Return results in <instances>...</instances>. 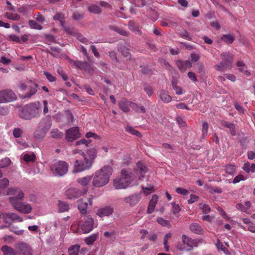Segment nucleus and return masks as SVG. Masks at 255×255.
Masks as SVG:
<instances>
[{
    "mask_svg": "<svg viewBox=\"0 0 255 255\" xmlns=\"http://www.w3.org/2000/svg\"><path fill=\"white\" fill-rule=\"evenodd\" d=\"M41 113V105L39 102L31 103L25 105L19 111V117L26 120L40 117Z\"/></svg>",
    "mask_w": 255,
    "mask_h": 255,
    "instance_id": "1",
    "label": "nucleus"
},
{
    "mask_svg": "<svg viewBox=\"0 0 255 255\" xmlns=\"http://www.w3.org/2000/svg\"><path fill=\"white\" fill-rule=\"evenodd\" d=\"M112 174V168L109 165L103 167L97 171L94 175L92 184L95 187L104 186L109 181L110 177Z\"/></svg>",
    "mask_w": 255,
    "mask_h": 255,
    "instance_id": "2",
    "label": "nucleus"
},
{
    "mask_svg": "<svg viewBox=\"0 0 255 255\" xmlns=\"http://www.w3.org/2000/svg\"><path fill=\"white\" fill-rule=\"evenodd\" d=\"M135 173L131 172L125 169L121 171V177L116 178L114 180V186L117 189H126L130 186V185L135 179Z\"/></svg>",
    "mask_w": 255,
    "mask_h": 255,
    "instance_id": "3",
    "label": "nucleus"
},
{
    "mask_svg": "<svg viewBox=\"0 0 255 255\" xmlns=\"http://www.w3.org/2000/svg\"><path fill=\"white\" fill-rule=\"evenodd\" d=\"M52 126V120L50 116H47L43 118L39 124L38 129L34 132V137L37 139L43 138Z\"/></svg>",
    "mask_w": 255,
    "mask_h": 255,
    "instance_id": "4",
    "label": "nucleus"
},
{
    "mask_svg": "<svg viewBox=\"0 0 255 255\" xmlns=\"http://www.w3.org/2000/svg\"><path fill=\"white\" fill-rule=\"evenodd\" d=\"M68 164L62 160L56 161L50 166L52 172L57 177H62L66 174L68 172Z\"/></svg>",
    "mask_w": 255,
    "mask_h": 255,
    "instance_id": "5",
    "label": "nucleus"
},
{
    "mask_svg": "<svg viewBox=\"0 0 255 255\" xmlns=\"http://www.w3.org/2000/svg\"><path fill=\"white\" fill-rule=\"evenodd\" d=\"M92 162L88 160L87 156L79 157L74 164V172H79L90 169L92 167Z\"/></svg>",
    "mask_w": 255,
    "mask_h": 255,
    "instance_id": "6",
    "label": "nucleus"
},
{
    "mask_svg": "<svg viewBox=\"0 0 255 255\" xmlns=\"http://www.w3.org/2000/svg\"><path fill=\"white\" fill-rule=\"evenodd\" d=\"M7 195L11 196L9 198L11 205L22 201L24 198V194L21 190L18 188H10L7 191Z\"/></svg>",
    "mask_w": 255,
    "mask_h": 255,
    "instance_id": "7",
    "label": "nucleus"
},
{
    "mask_svg": "<svg viewBox=\"0 0 255 255\" xmlns=\"http://www.w3.org/2000/svg\"><path fill=\"white\" fill-rule=\"evenodd\" d=\"M183 245H178L177 248L180 251H190L193 247H197V242L196 240L188 237L185 235L182 236Z\"/></svg>",
    "mask_w": 255,
    "mask_h": 255,
    "instance_id": "8",
    "label": "nucleus"
},
{
    "mask_svg": "<svg viewBox=\"0 0 255 255\" xmlns=\"http://www.w3.org/2000/svg\"><path fill=\"white\" fill-rule=\"evenodd\" d=\"M16 255H32L33 252L30 246L23 242L15 245Z\"/></svg>",
    "mask_w": 255,
    "mask_h": 255,
    "instance_id": "9",
    "label": "nucleus"
},
{
    "mask_svg": "<svg viewBox=\"0 0 255 255\" xmlns=\"http://www.w3.org/2000/svg\"><path fill=\"white\" fill-rule=\"evenodd\" d=\"M16 99L14 93L11 90L0 91V104L12 102Z\"/></svg>",
    "mask_w": 255,
    "mask_h": 255,
    "instance_id": "10",
    "label": "nucleus"
},
{
    "mask_svg": "<svg viewBox=\"0 0 255 255\" xmlns=\"http://www.w3.org/2000/svg\"><path fill=\"white\" fill-rule=\"evenodd\" d=\"M0 218L2 219L7 224H11L14 221L21 222L22 219L14 213H0Z\"/></svg>",
    "mask_w": 255,
    "mask_h": 255,
    "instance_id": "11",
    "label": "nucleus"
},
{
    "mask_svg": "<svg viewBox=\"0 0 255 255\" xmlns=\"http://www.w3.org/2000/svg\"><path fill=\"white\" fill-rule=\"evenodd\" d=\"M80 136L78 127H74L66 131L65 138L67 141H72Z\"/></svg>",
    "mask_w": 255,
    "mask_h": 255,
    "instance_id": "12",
    "label": "nucleus"
},
{
    "mask_svg": "<svg viewBox=\"0 0 255 255\" xmlns=\"http://www.w3.org/2000/svg\"><path fill=\"white\" fill-rule=\"evenodd\" d=\"M12 206L16 210L23 214L29 213L32 210V207L30 204L26 202H22L21 201Z\"/></svg>",
    "mask_w": 255,
    "mask_h": 255,
    "instance_id": "13",
    "label": "nucleus"
},
{
    "mask_svg": "<svg viewBox=\"0 0 255 255\" xmlns=\"http://www.w3.org/2000/svg\"><path fill=\"white\" fill-rule=\"evenodd\" d=\"M93 227L94 219L90 216L85 217L84 222L81 225V229L83 233H89L93 229Z\"/></svg>",
    "mask_w": 255,
    "mask_h": 255,
    "instance_id": "14",
    "label": "nucleus"
},
{
    "mask_svg": "<svg viewBox=\"0 0 255 255\" xmlns=\"http://www.w3.org/2000/svg\"><path fill=\"white\" fill-rule=\"evenodd\" d=\"M82 194V191L76 188L70 187L65 191V195L69 199L77 198Z\"/></svg>",
    "mask_w": 255,
    "mask_h": 255,
    "instance_id": "15",
    "label": "nucleus"
},
{
    "mask_svg": "<svg viewBox=\"0 0 255 255\" xmlns=\"http://www.w3.org/2000/svg\"><path fill=\"white\" fill-rule=\"evenodd\" d=\"M141 198V195L139 193H136L125 197L124 201L131 206H134L137 204Z\"/></svg>",
    "mask_w": 255,
    "mask_h": 255,
    "instance_id": "16",
    "label": "nucleus"
},
{
    "mask_svg": "<svg viewBox=\"0 0 255 255\" xmlns=\"http://www.w3.org/2000/svg\"><path fill=\"white\" fill-rule=\"evenodd\" d=\"M222 62L225 63V65L228 66V69H231L233 61V56L230 53H223L220 55Z\"/></svg>",
    "mask_w": 255,
    "mask_h": 255,
    "instance_id": "17",
    "label": "nucleus"
},
{
    "mask_svg": "<svg viewBox=\"0 0 255 255\" xmlns=\"http://www.w3.org/2000/svg\"><path fill=\"white\" fill-rule=\"evenodd\" d=\"M113 208L111 206H106L98 210L97 215L99 217L109 216L113 214Z\"/></svg>",
    "mask_w": 255,
    "mask_h": 255,
    "instance_id": "18",
    "label": "nucleus"
},
{
    "mask_svg": "<svg viewBox=\"0 0 255 255\" xmlns=\"http://www.w3.org/2000/svg\"><path fill=\"white\" fill-rule=\"evenodd\" d=\"M176 66L182 72H184L187 69L190 68L192 65L189 60H178L176 63Z\"/></svg>",
    "mask_w": 255,
    "mask_h": 255,
    "instance_id": "19",
    "label": "nucleus"
},
{
    "mask_svg": "<svg viewBox=\"0 0 255 255\" xmlns=\"http://www.w3.org/2000/svg\"><path fill=\"white\" fill-rule=\"evenodd\" d=\"M132 102L128 101L126 99H123L119 102V106L120 108L125 113H128L130 109L129 107H131Z\"/></svg>",
    "mask_w": 255,
    "mask_h": 255,
    "instance_id": "20",
    "label": "nucleus"
},
{
    "mask_svg": "<svg viewBox=\"0 0 255 255\" xmlns=\"http://www.w3.org/2000/svg\"><path fill=\"white\" fill-rule=\"evenodd\" d=\"M31 85L29 86L28 89L29 92L26 93L24 96V98H28L31 97L32 96L35 94L37 92L38 85L30 81Z\"/></svg>",
    "mask_w": 255,
    "mask_h": 255,
    "instance_id": "21",
    "label": "nucleus"
},
{
    "mask_svg": "<svg viewBox=\"0 0 255 255\" xmlns=\"http://www.w3.org/2000/svg\"><path fill=\"white\" fill-rule=\"evenodd\" d=\"M78 208L82 214H86L87 212L88 203L83 199H80L77 201Z\"/></svg>",
    "mask_w": 255,
    "mask_h": 255,
    "instance_id": "22",
    "label": "nucleus"
},
{
    "mask_svg": "<svg viewBox=\"0 0 255 255\" xmlns=\"http://www.w3.org/2000/svg\"><path fill=\"white\" fill-rule=\"evenodd\" d=\"M221 124L224 127L228 128L230 129V133L232 135L235 136L236 135V131L235 128L236 126L234 124L229 123L225 121H221Z\"/></svg>",
    "mask_w": 255,
    "mask_h": 255,
    "instance_id": "23",
    "label": "nucleus"
},
{
    "mask_svg": "<svg viewBox=\"0 0 255 255\" xmlns=\"http://www.w3.org/2000/svg\"><path fill=\"white\" fill-rule=\"evenodd\" d=\"M158 96L160 99L165 103H168L172 100L171 97L169 95L168 92L165 90H161L158 93Z\"/></svg>",
    "mask_w": 255,
    "mask_h": 255,
    "instance_id": "24",
    "label": "nucleus"
},
{
    "mask_svg": "<svg viewBox=\"0 0 255 255\" xmlns=\"http://www.w3.org/2000/svg\"><path fill=\"white\" fill-rule=\"evenodd\" d=\"M147 171V168L145 165L142 162L138 161L136 163V172H139L140 174V177L139 179H141L144 177V174Z\"/></svg>",
    "mask_w": 255,
    "mask_h": 255,
    "instance_id": "25",
    "label": "nucleus"
},
{
    "mask_svg": "<svg viewBox=\"0 0 255 255\" xmlns=\"http://www.w3.org/2000/svg\"><path fill=\"white\" fill-rule=\"evenodd\" d=\"M157 199L158 196L156 195H154L152 196V198L150 200L147 208V212L148 214H150L154 211V208L157 203Z\"/></svg>",
    "mask_w": 255,
    "mask_h": 255,
    "instance_id": "26",
    "label": "nucleus"
},
{
    "mask_svg": "<svg viewBox=\"0 0 255 255\" xmlns=\"http://www.w3.org/2000/svg\"><path fill=\"white\" fill-rule=\"evenodd\" d=\"M1 251L3 255H16L15 249L7 245L2 246L1 247Z\"/></svg>",
    "mask_w": 255,
    "mask_h": 255,
    "instance_id": "27",
    "label": "nucleus"
},
{
    "mask_svg": "<svg viewBox=\"0 0 255 255\" xmlns=\"http://www.w3.org/2000/svg\"><path fill=\"white\" fill-rule=\"evenodd\" d=\"M190 230L191 232L196 234L202 235L203 233L202 227L196 223H192L190 225Z\"/></svg>",
    "mask_w": 255,
    "mask_h": 255,
    "instance_id": "28",
    "label": "nucleus"
},
{
    "mask_svg": "<svg viewBox=\"0 0 255 255\" xmlns=\"http://www.w3.org/2000/svg\"><path fill=\"white\" fill-rule=\"evenodd\" d=\"M97 153L96 149L94 147L90 148L87 151L88 160H90L92 164H93V161L96 157Z\"/></svg>",
    "mask_w": 255,
    "mask_h": 255,
    "instance_id": "29",
    "label": "nucleus"
},
{
    "mask_svg": "<svg viewBox=\"0 0 255 255\" xmlns=\"http://www.w3.org/2000/svg\"><path fill=\"white\" fill-rule=\"evenodd\" d=\"M128 28L134 32L135 34H138L139 35H141L142 32L140 30H139L136 26V24L135 22L132 21H130L128 24Z\"/></svg>",
    "mask_w": 255,
    "mask_h": 255,
    "instance_id": "30",
    "label": "nucleus"
},
{
    "mask_svg": "<svg viewBox=\"0 0 255 255\" xmlns=\"http://www.w3.org/2000/svg\"><path fill=\"white\" fill-rule=\"evenodd\" d=\"M221 40L227 44L232 43L235 39L234 34H225L221 37Z\"/></svg>",
    "mask_w": 255,
    "mask_h": 255,
    "instance_id": "31",
    "label": "nucleus"
},
{
    "mask_svg": "<svg viewBox=\"0 0 255 255\" xmlns=\"http://www.w3.org/2000/svg\"><path fill=\"white\" fill-rule=\"evenodd\" d=\"M50 136L53 138H61L63 136L62 132L60 131L57 128H53L50 132Z\"/></svg>",
    "mask_w": 255,
    "mask_h": 255,
    "instance_id": "32",
    "label": "nucleus"
},
{
    "mask_svg": "<svg viewBox=\"0 0 255 255\" xmlns=\"http://www.w3.org/2000/svg\"><path fill=\"white\" fill-rule=\"evenodd\" d=\"M80 250V246L79 245H74L68 249L69 255H78Z\"/></svg>",
    "mask_w": 255,
    "mask_h": 255,
    "instance_id": "33",
    "label": "nucleus"
},
{
    "mask_svg": "<svg viewBox=\"0 0 255 255\" xmlns=\"http://www.w3.org/2000/svg\"><path fill=\"white\" fill-rule=\"evenodd\" d=\"M91 179V176H87L86 177L78 178L77 181L82 186H85L88 184Z\"/></svg>",
    "mask_w": 255,
    "mask_h": 255,
    "instance_id": "34",
    "label": "nucleus"
},
{
    "mask_svg": "<svg viewBox=\"0 0 255 255\" xmlns=\"http://www.w3.org/2000/svg\"><path fill=\"white\" fill-rule=\"evenodd\" d=\"M131 108L137 113H143L144 114L146 112V110L143 106H138L136 103L132 102L131 104Z\"/></svg>",
    "mask_w": 255,
    "mask_h": 255,
    "instance_id": "35",
    "label": "nucleus"
},
{
    "mask_svg": "<svg viewBox=\"0 0 255 255\" xmlns=\"http://www.w3.org/2000/svg\"><path fill=\"white\" fill-rule=\"evenodd\" d=\"M58 206L60 212H66L68 211L69 209V205L65 202L59 201Z\"/></svg>",
    "mask_w": 255,
    "mask_h": 255,
    "instance_id": "36",
    "label": "nucleus"
},
{
    "mask_svg": "<svg viewBox=\"0 0 255 255\" xmlns=\"http://www.w3.org/2000/svg\"><path fill=\"white\" fill-rule=\"evenodd\" d=\"M98 234H92L90 236L87 237L85 239V243L88 245H92L96 240L98 237Z\"/></svg>",
    "mask_w": 255,
    "mask_h": 255,
    "instance_id": "37",
    "label": "nucleus"
},
{
    "mask_svg": "<svg viewBox=\"0 0 255 255\" xmlns=\"http://www.w3.org/2000/svg\"><path fill=\"white\" fill-rule=\"evenodd\" d=\"M216 246L219 251H223L226 255L229 253L228 249L224 247L223 243L220 240H217Z\"/></svg>",
    "mask_w": 255,
    "mask_h": 255,
    "instance_id": "38",
    "label": "nucleus"
},
{
    "mask_svg": "<svg viewBox=\"0 0 255 255\" xmlns=\"http://www.w3.org/2000/svg\"><path fill=\"white\" fill-rule=\"evenodd\" d=\"M61 26L62 27V29L64 30L67 34L75 36V34H77L73 27L66 26L65 24H63V25Z\"/></svg>",
    "mask_w": 255,
    "mask_h": 255,
    "instance_id": "39",
    "label": "nucleus"
},
{
    "mask_svg": "<svg viewBox=\"0 0 255 255\" xmlns=\"http://www.w3.org/2000/svg\"><path fill=\"white\" fill-rule=\"evenodd\" d=\"M53 19L54 20H58L60 22V25H63V24H65V21L64 19H65V15L62 13H57L53 16Z\"/></svg>",
    "mask_w": 255,
    "mask_h": 255,
    "instance_id": "40",
    "label": "nucleus"
},
{
    "mask_svg": "<svg viewBox=\"0 0 255 255\" xmlns=\"http://www.w3.org/2000/svg\"><path fill=\"white\" fill-rule=\"evenodd\" d=\"M4 16L9 19L13 20H19L20 18V16L17 13H11L9 12H6L4 14Z\"/></svg>",
    "mask_w": 255,
    "mask_h": 255,
    "instance_id": "41",
    "label": "nucleus"
},
{
    "mask_svg": "<svg viewBox=\"0 0 255 255\" xmlns=\"http://www.w3.org/2000/svg\"><path fill=\"white\" fill-rule=\"evenodd\" d=\"M225 170L228 174L233 175L236 172V168L234 165L229 164L225 166Z\"/></svg>",
    "mask_w": 255,
    "mask_h": 255,
    "instance_id": "42",
    "label": "nucleus"
},
{
    "mask_svg": "<svg viewBox=\"0 0 255 255\" xmlns=\"http://www.w3.org/2000/svg\"><path fill=\"white\" fill-rule=\"evenodd\" d=\"M28 24L31 28L38 30H41L42 29V26L35 20H29Z\"/></svg>",
    "mask_w": 255,
    "mask_h": 255,
    "instance_id": "43",
    "label": "nucleus"
},
{
    "mask_svg": "<svg viewBox=\"0 0 255 255\" xmlns=\"http://www.w3.org/2000/svg\"><path fill=\"white\" fill-rule=\"evenodd\" d=\"M225 63L221 62L219 64L215 65L214 68L218 71L222 72L228 69V66L225 64Z\"/></svg>",
    "mask_w": 255,
    "mask_h": 255,
    "instance_id": "44",
    "label": "nucleus"
},
{
    "mask_svg": "<svg viewBox=\"0 0 255 255\" xmlns=\"http://www.w3.org/2000/svg\"><path fill=\"white\" fill-rule=\"evenodd\" d=\"M88 9L90 12L95 14H99L102 12L99 6L95 4L90 5Z\"/></svg>",
    "mask_w": 255,
    "mask_h": 255,
    "instance_id": "45",
    "label": "nucleus"
},
{
    "mask_svg": "<svg viewBox=\"0 0 255 255\" xmlns=\"http://www.w3.org/2000/svg\"><path fill=\"white\" fill-rule=\"evenodd\" d=\"M126 131L131 134L135 135L138 137L140 136L141 135V134L139 132L130 126H127L126 128Z\"/></svg>",
    "mask_w": 255,
    "mask_h": 255,
    "instance_id": "46",
    "label": "nucleus"
},
{
    "mask_svg": "<svg viewBox=\"0 0 255 255\" xmlns=\"http://www.w3.org/2000/svg\"><path fill=\"white\" fill-rule=\"evenodd\" d=\"M23 160L26 162H33L35 160V155L32 153L31 154H25L23 156Z\"/></svg>",
    "mask_w": 255,
    "mask_h": 255,
    "instance_id": "47",
    "label": "nucleus"
},
{
    "mask_svg": "<svg viewBox=\"0 0 255 255\" xmlns=\"http://www.w3.org/2000/svg\"><path fill=\"white\" fill-rule=\"evenodd\" d=\"M179 35L181 37H182L184 39H187L188 40H192L191 36H190V35L189 34L188 32L187 31H186V30H183L181 31V32H180L179 33Z\"/></svg>",
    "mask_w": 255,
    "mask_h": 255,
    "instance_id": "48",
    "label": "nucleus"
},
{
    "mask_svg": "<svg viewBox=\"0 0 255 255\" xmlns=\"http://www.w3.org/2000/svg\"><path fill=\"white\" fill-rule=\"evenodd\" d=\"M10 160L9 158L5 157L0 160V168H4L8 166L10 163Z\"/></svg>",
    "mask_w": 255,
    "mask_h": 255,
    "instance_id": "49",
    "label": "nucleus"
},
{
    "mask_svg": "<svg viewBox=\"0 0 255 255\" xmlns=\"http://www.w3.org/2000/svg\"><path fill=\"white\" fill-rule=\"evenodd\" d=\"M208 124L206 122H204L202 125V136L203 138L206 136L208 133Z\"/></svg>",
    "mask_w": 255,
    "mask_h": 255,
    "instance_id": "50",
    "label": "nucleus"
},
{
    "mask_svg": "<svg viewBox=\"0 0 255 255\" xmlns=\"http://www.w3.org/2000/svg\"><path fill=\"white\" fill-rule=\"evenodd\" d=\"M9 180L6 178H4L0 180V188L4 189L7 187L9 185Z\"/></svg>",
    "mask_w": 255,
    "mask_h": 255,
    "instance_id": "51",
    "label": "nucleus"
},
{
    "mask_svg": "<svg viewBox=\"0 0 255 255\" xmlns=\"http://www.w3.org/2000/svg\"><path fill=\"white\" fill-rule=\"evenodd\" d=\"M157 222L163 226H170V223L168 221L164 220L161 217H158L157 218Z\"/></svg>",
    "mask_w": 255,
    "mask_h": 255,
    "instance_id": "52",
    "label": "nucleus"
},
{
    "mask_svg": "<svg viewBox=\"0 0 255 255\" xmlns=\"http://www.w3.org/2000/svg\"><path fill=\"white\" fill-rule=\"evenodd\" d=\"M7 39L10 41H14L16 43H19L20 39L19 37L14 34H10L7 36Z\"/></svg>",
    "mask_w": 255,
    "mask_h": 255,
    "instance_id": "53",
    "label": "nucleus"
},
{
    "mask_svg": "<svg viewBox=\"0 0 255 255\" xmlns=\"http://www.w3.org/2000/svg\"><path fill=\"white\" fill-rule=\"evenodd\" d=\"M43 74L46 76L47 79L50 82H53L56 81V77L52 75L50 73L43 71Z\"/></svg>",
    "mask_w": 255,
    "mask_h": 255,
    "instance_id": "54",
    "label": "nucleus"
},
{
    "mask_svg": "<svg viewBox=\"0 0 255 255\" xmlns=\"http://www.w3.org/2000/svg\"><path fill=\"white\" fill-rule=\"evenodd\" d=\"M171 205L172 206V212L173 214L175 215V214L178 213L180 211L181 209L178 204H175V203L172 202L171 203Z\"/></svg>",
    "mask_w": 255,
    "mask_h": 255,
    "instance_id": "55",
    "label": "nucleus"
},
{
    "mask_svg": "<svg viewBox=\"0 0 255 255\" xmlns=\"http://www.w3.org/2000/svg\"><path fill=\"white\" fill-rule=\"evenodd\" d=\"M200 208L202 210V212L204 214L208 213L211 210L210 207L207 204H200Z\"/></svg>",
    "mask_w": 255,
    "mask_h": 255,
    "instance_id": "56",
    "label": "nucleus"
},
{
    "mask_svg": "<svg viewBox=\"0 0 255 255\" xmlns=\"http://www.w3.org/2000/svg\"><path fill=\"white\" fill-rule=\"evenodd\" d=\"M57 73L62 77L63 80L66 81L68 79V77L67 75L65 74V72L62 69V68H58L57 69Z\"/></svg>",
    "mask_w": 255,
    "mask_h": 255,
    "instance_id": "57",
    "label": "nucleus"
},
{
    "mask_svg": "<svg viewBox=\"0 0 255 255\" xmlns=\"http://www.w3.org/2000/svg\"><path fill=\"white\" fill-rule=\"evenodd\" d=\"M88 62H83L81 61H78V65L77 68L80 69V70H85V68L87 67L88 64Z\"/></svg>",
    "mask_w": 255,
    "mask_h": 255,
    "instance_id": "58",
    "label": "nucleus"
},
{
    "mask_svg": "<svg viewBox=\"0 0 255 255\" xmlns=\"http://www.w3.org/2000/svg\"><path fill=\"white\" fill-rule=\"evenodd\" d=\"M190 57L191 61L194 62H197L200 59V56L198 54H197L194 52L190 54Z\"/></svg>",
    "mask_w": 255,
    "mask_h": 255,
    "instance_id": "59",
    "label": "nucleus"
},
{
    "mask_svg": "<svg viewBox=\"0 0 255 255\" xmlns=\"http://www.w3.org/2000/svg\"><path fill=\"white\" fill-rule=\"evenodd\" d=\"M176 192L178 194H182L183 195H187L189 193V191L187 189H183L181 187L176 188Z\"/></svg>",
    "mask_w": 255,
    "mask_h": 255,
    "instance_id": "60",
    "label": "nucleus"
},
{
    "mask_svg": "<svg viewBox=\"0 0 255 255\" xmlns=\"http://www.w3.org/2000/svg\"><path fill=\"white\" fill-rule=\"evenodd\" d=\"M198 72L201 75L205 74L204 66L201 63H198L197 64Z\"/></svg>",
    "mask_w": 255,
    "mask_h": 255,
    "instance_id": "61",
    "label": "nucleus"
},
{
    "mask_svg": "<svg viewBox=\"0 0 255 255\" xmlns=\"http://www.w3.org/2000/svg\"><path fill=\"white\" fill-rule=\"evenodd\" d=\"M72 154L74 155L78 154L80 155L79 157H83L87 156V155L82 150L77 149L73 150Z\"/></svg>",
    "mask_w": 255,
    "mask_h": 255,
    "instance_id": "62",
    "label": "nucleus"
},
{
    "mask_svg": "<svg viewBox=\"0 0 255 255\" xmlns=\"http://www.w3.org/2000/svg\"><path fill=\"white\" fill-rule=\"evenodd\" d=\"M91 142V140H86V139H82L80 140L77 141L76 142V145H78L81 144L85 145V146H87L88 144Z\"/></svg>",
    "mask_w": 255,
    "mask_h": 255,
    "instance_id": "63",
    "label": "nucleus"
},
{
    "mask_svg": "<svg viewBox=\"0 0 255 255\" xmlns=\"http://www.w3.org/2000/svg\"><path fill=\"white\" fill-rule=\"evenodd\" d=\"M83 14L78 12H74L72 15V18L76 20L82 19L83 18Z\"/></svg>",
    "mask_w": 255,
    "mask_h": 255,
    "instance_id": "64",
    "label": "nucleus"
}]
</instances>
